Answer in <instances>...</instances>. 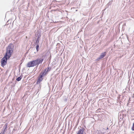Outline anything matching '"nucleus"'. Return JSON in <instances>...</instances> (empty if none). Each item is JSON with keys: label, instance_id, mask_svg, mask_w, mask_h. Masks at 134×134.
Instances as JSON below:
<instances>
[{"label": "nucleus", "instance_id": "obj_1", "mask_svg": "<svg viewBox=\"0 0 134 134\" xmlns=\"http://www.w3.org/2000/svg\"><path fill=\"white\" fill-rule=\"evenodd\" d=\"M43 60V58H37L36 60L29 62L27 64V66L28 67H34L36 66H37L39 64H41Z\"/></svg>", "mask_w": 134, "mask_h": 134}, {"label": "nucleus", "instance_id": "obj_2", "mask_svg": "<svg viewBox=\"0 0 134 134\" xmlns=\"http://www.w3.org/2000/svg\"><path fill=\"white\" fill-rule=\"evenodd\" d=\"M43 60V58H37L36 60L29 62L27 64V66L28 67H34L36 66H37L39 64H41Z\"/></svg>", "mask_w": 134, "mask_h": 134}, {"label": "nucleus", "instance_id": "obj_3", "mask_svg": "<svg viewBox=\"0 0 134 134\" xmlns=\"http://www.w3.org/2000/svg\"><path fill=\"white\" fill-rule=\"evenodd\" d=\"M14 46L12 44H10L7 47L6 52L5 55L10 58L13 52Z\"/></svg>", "mask_w": 134, "mask_h": 134}, {"label": "nucleus", "instance_id": "obj_4", "mask_svg": "<svg viewBox=\"0 0 134 134\" xmlns=\"http://www.w3.org/2000/svg\"><path fill=\"white\" fill-rule=\"evenodd\" d=\"M9 58L7 56H5V55L4 56L1 60V65L2 66H4L6 64L7 60Z\"/></svg>", "mask_w": 134, "mask_h": 134}, {"label": "nucleus", "instance_id": "obj_5", "mask_svg": "<svg viewBox=\"0 0 134 134\" xmlns=\"http://www.w3.org/2000/svg\"><path fill=\"white\" fill-rule=\"evenodd\" d=\"M106 52L102 53L100 56L96 59V60L98 61L100 60V59L103 58L106 55Z\"/></svg>", "mask_w": 134, "mask_h": 134}, {"label": "nucleus", "instance_id": "obj_6", "mask_svg": "<svg viewBox=\"0 0 134 134\" xmlns=\"http://www.w3.org/2000/svg\"><path fill=\"white\" fill-rule=\"evenodd\" d=\"M47 69H44V70L42 71L40 73V74L42 75L43 77L46 75L48 73V72L46 71Z\"/></svg>", "mask_w": 134, "mask_h": 134}, {"label": "nucleus", "instance_id": "obj_7", "mask_svg": "<svg viewBox=\"0 0 134 134\" xmlns=\"http://www.w3.org/2000/svg\"><path fill=\"white\" fill-rule=\"evenodd\" d=\"M43 76L40 74L39 75V77L38 78V80L37 81V83L38 84V83H40L43 79Z\"/></svg>", "mask_w": 134, "mask_h": 134}, {"label": "nucleus", "instance_id": "obj_8", "mask_svg": "<svg viewBox=\"0 0 134 134\" xmlns=\"http://www.w3.org/2000/svg\"><path fill=\"white\" fill-rule=\"evenodd\" d=\"M85 130V129L83 128L80 129L78 131L77 134H83V133Z\"/></svg>", "mask_w": 134, "mask_h": 134}, {"label": "nucleus", "instance_id": "obj_9", "mask_svg": "<svg viewBox=\"0 0 134 134\" xmlns=\"http://www.w3.org/2000/svg\"><path fill=\"white\" fill-rule=\"evenodd\" d=\"M5 126V129L3 131V132H2L0 134H4V133L5 131V129L7 128V125L6 124H5L3 127L4 128V127Z\"/></svg>", "mask_w": 134, "mask_h": 134}, {"label": "nucleus", "instance_id": "obj_10", "mask_svg": "<svg viewBox=\"0 0 134 134\" xmlns=\"http://www.w3.org/2000/svg\"><path fill=\"white\" fill-rule=\"evenodd\" d=\"M22 78V77L20 76V77H18L16 79V80L18 81H19L21 80Z\"/></svg>", "mask_w": 134, "mask_h": 134}, {"label": "nucleus", "instance_id": "obj_11", "mask_svg": "<svg viewBox=\"0 0 134 134\" xmlns=\"http://www.w3.org/2000/svg\"><path fill=\"white\" fill-rule=\"evenodd\" d=\"M36 44L37 45L36 47V49L37 51H38L39 50L38 49H39V44Z\"/></svg>", "mask_w": 134, "mask_h": 134}, {"label": "nucleus", "instance_id": "obj_12", "mask_svg": "<svg viewBox=\"0 0 134 134\" xmlns=\"http://www.w3.org/2000/svg\"><path fill=\"white\" fill-rule=\"evenodd\" d=\"M39 42V39H38V38H37V39H36V41L35 44H38Z\"/></svg>", "mask_w": 134, "mask_h": 134}, {"label": "nucleus", "instance_id": "obj_13", "mask_svg": "<svg viewBox=\"0 0 134 134\" xmlns=\"http://www.w3.org/2000/svg\"><path fill=\"white\" fill-rule=\"evenodd\" d=\"M131 129L132 131H134V122L133 124Z\"/></svg>", "mask_w": 134, "mask_h": 134}, {"label": "nucleus", "instance_id": "obj_14", "mask_svg": "<svg viewBox=\"0 0 134 134\" xmlns=\"http://www.w3.org/2000/svg\"><path fill=\"white\" fill-rule=\"evenodd\" d=\"M46 69V71L48 72L50 70V68H49V67L47 68Z\"/></svg>", "mask_w": 134, "mask_h": 134}, {"label": "nucleus", "instance_id": "obj_15", "mask_svg": "<svg viewBox=\"0 0 134 134\" xmlns=\"http://www.w3.org/2000/svg\"><path fill=\"white\" fill-rule=\"evenodd\" d=\"M67 100H68V99L67 98L65 99H64V101H65L66 102L67 101Z\"/></svg>", "mask_w": 134, "mask_h": 134}, {"label": "nucleus", "instance_id": "obj_16", "mask_svg": "<svg viewBox=\"0 0 134 134\" xmlns=\"http://www.w3.org/2000/svg\"><path fill=\"white\" fill-rule=\"evenodd\" d=\"M40 36L39 35H38V38H38L39 39V38H40Z\"/></svg>", "mask_w": 134, "mask_h": 134}, {"label": "nucleus", "instance_id": "obj_17", "mask_svg": "<svg viewBox=\"0 0 134 134\" xmlns=\"http://www.w3.org/2000/svg\"><path fill=\"white\" fill-rule=\"evenodd\" d=\"M108 127H107V129L108 130Z\"/></svg>", "mask_w": 134, "mask_h": 134}]
</instances>
